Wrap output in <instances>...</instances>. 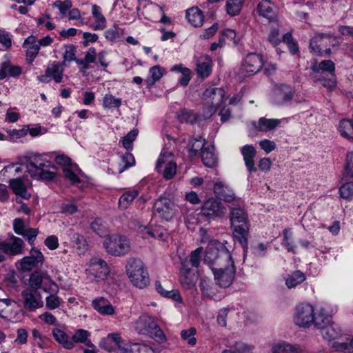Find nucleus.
Segmentation results:
<instances>
[{
  "mask_svg": "<svg viewBox=\"0 0 353 353\" xmlns=\"http://www.w3.org/2000/svg\"><path fill=\"white\" fill-rule=\"evenodd\" d=\"M224 97L225 90L221 88H209L203 94L204 99L212 98V105L210 106V112L212 113H214L218 108L221 107Z\"/></svg>",
  "mask_w": 353,
  "mask_h": 353,
  "instance_id": "393cba45",
  "label": "nucleus"
},
{
  "mask_svg": "<svg viewBox=\"0 0 353 353\" xmlns=\"http://www.w3.org/2000/svg\"><path fill=\"white\" fill-rule=\"evenodd\" d=\"M294 89L288 85L281 84L275 88L272 96V103L277 106H287L290 104L294 95Z\"/></svg>",
  "mask_w": 353,
  "mask_h": 353,
  "instance_id": "ddd939ff",
  "label": "nucleus"
},
{
  "mask_svg": "<svg viewBox=\"0 0 353 353\" xmlns=\"http://www.w3.org/2000/svg\"><path fill=\"white\" fill-rule=\"evenodd\" d=\"M225 255L230 260L232 259L230 252L223 243L216 240H211L206 248L203 262L212 270L213 268L219 266L218 263L223 261Z\"/></svg>",
  "mask_w": 353,
  "mask_h": 353,
  "instance_id": "423d86ee",
  "label": "nucleus"
},
{
  "mask_svg": "<svg viewBox=\"0 0 353 353\" xmlns=\"http://www.w3.org/2000/svg\"><path fill=\"white\" fill-rule=\"evenodd\" d=\"M128 353H161L162 347L153 348L145 343H129Z\"/></svg>",
  "mask_w": 353,
  "mask_h": 353,
  "instance_id": "4c0bfd02",
  "label": "nucleus"
},
{
  "mask_svg": "<svg viewBox=\"0 0 353 353\" xmlns=\"http://www.w3.org/2000/svg\"><path fill=\"white\" fill-rule=\"evenodd\" d=\"M174 162L173 155L171 152H162L157 161L156 170L158 172H161L165 165Z\"/></svg>",
  "mask_w": 353,
  "mask_h": 353,
  "instance_id": "3c124183",
  "label": "nucleus"
},
{
  "mask_svg": "<svg viewBox=\"0 0 353 353\" xmlns=\"http://www.w3.org/2000/svg\"><path fill=\"white\" fill-rule=\"evenodd\" d=\"M205 139L202 137H198L192 140L190 148V152L191 154H196L199 151L205 149Z\"/></svg>",
  "mask_w": 353,
  "mask_h": 353,
  "instance_id": "774afa93",
  "label": "nucleus"
},
{
  "mask_svg": "<svg viewBox=\"0 0 353 353\" xmlns=\"http://www.w3.org/2000/svg\"><path fill=\"white\" fill-rule=\"evenodd\" d=\"M259 15L265 18L270 23L277 22L278 10L276 6L270 0H262L256 6Z\"/></svg>",
  "mask_w": 353,
  "mask_h": 353,
  "instance_id": "412c9836",
  "label": "nucleus"
},
{
  "mask_svg": "<svg viewBox=\"0 0 353 353\" xmlns=\"http://www.w3.org/2000/svg\"><path fill=\"white\" fill-rule=\"evenodd\" d=\"M26 168L30 175L34 179L50 181L56 175L54 167L49 161L43 160L39 154L29 157Z\"/></svg>",
  "mask_w": 353,
  "mask_h": 353,
  "instance_id": "7ed1b4c3",
  "label": "nucleus"
},
{
  "mask_svg": "<svg viewBox=\"0 0 353 353\" xmlns=\"http://www.w3.org/2000/svg\"><path fill=\"white\" fill-rule=\"evenodd\" d=\"M128 344L122 339L119 332H113L101 339L99 347L110 352L128 353Z\"/></svg>",
  "mask_w": 353,
  "mask_h": 353,
  "instance_id": "1a4fd4ad",
  "label": "nucleus"
},
{
  "mask_svg": "<svg viewBox=\"0 0 353 353\" xmlns=\"http://www.w3.org/2000/svg\"><path fill=\"white\" fill-rule=\"evenodd\" d=\"M63 63L57 61H50L48 63L45 74L38 77V80L43 83H48L53 79L57 83H61L63 77Z\"/></svg>",
  "mask_w": 353,
  "mask_h": 353,
  "instance_id": "f3484780",
  "label": "nucleus"
},
{
  "mask_svg": "<svg viewBox=\"0 0 353 353\" xmlns=\"http://www.w3.org/2000/svg\"><path fill=\"white\" fill-rule=\"evenodd\" d=\"M9 184L13 192L21 199H29L30 198L31 194L28 192L26 186L21 179H10Z\"/></svg>",
  "mask_w": 353,
  "mask_h": 353,
  "instance_id": "f704fd0d",
  "label": "nucleus"
},
{
  "mask_svg": "<svg viewBox=\"0 0 353 353\" xmlns=\"http://www.w3.org/2000/svg\"><path fill=\"white\" fill-rule=\"evenodd\" d=\"M331 37L327 34H316L310 40V48L314 53L322 56L323 52L330 54V48H327V42L330 41Z\"/></svg>",
  "mask_w": 353,
  "mask_h": 353,
  "instance_id": "5701e85b",
  "label": "nucleus"
},
{
  "mask_svg": "<svg viewBox=\"0 0 353 353\" xmlns=\"http://www.w3.org/2000/svg\"><path fill=\"white\" fill-rule=\"evenodd\" d=\"M121 161L124 163V165L119 168V173H121L128 168L133 166L135 163L134 156L129 151H127L124 154L121 156Z\"/></svg>",
  "mask_w": 353,
  "mask_h": 353,
  "instance_id": "69168bd1",
  "label": "nucleus"
},
{
  "mask_svg": "<svg viewBox=\"0 0 353 353\" xmlns=\"http://www.w3.org/2000/svg\"><path fill=\"white\" fill-rule=\"evenodd\" d=\"M241 152L243 158L245 165L250 172L252 174L256 172L254 159L256 154V151L252 145H245L241 148Z\"/></svg>",
  "mask_w": 353,
  "mask_h": 353,
  "instance_id": "cd10ccee",
  "label": "nucleus"
},
{
  "mask_svg": "<svg viewBox=\"0 0 353 353\" xmlns=\"http://www.w3.org/2000/svg\"><path fill=\"white\" fill-rule=\"evenodd\" d=\"M202 253V247L198 248L192 251L190 255V258H186L189 261V265L191 264L192 267L198 268L201 263Z\"/></svg>",
  "mask_w": 353,
  "mask_h": 353,
  "instance_id": "0e129e2a",
  "label": "nucleus"
},
{
  "mask_svg": "<svg viewBox=\"0 0 353 353\" xmlns=\"http://www.w3.org/2000/svg\"><path fill=\"white\" fill-rule=\"evenodd\" d=\"M177 117L181 123L193 124L197 121L198 115L191 110L182 109L179 112Z\"/></svg>",
  "mask_w": 353,
  "mask_h": 353,
  "instance_id": "8fccbe9b",
  "label": "nucleus"
},
{
  "mask_svg": "<svg viewBox=\"0 0 353 353\" xmlns=\"http://www.w3.org/2000/svg\"><path fill=\"white\" fill-rule=\"evenodd\" d=\"M88 278L96 282L106 280L110 274V268L107 262L99 257L90 259L88 267L85 270Z\"/></svg>",
  "mask_w": 353,
  "mask_h": 353,
  "instance_id": "6e6552de",
  "label": "nucleus"
},
{
  "mask_svg": "<svg viewBox=\"0 0 353 353\" xmlns=\"http://www.w3.org/2000/svg\"><path fill=\"white\" fill-rule=\"evenodd\" d=\"M339 130L342 137L353 139V122L351 119H342L339 125Z\"/></svg>",
  "mask_w": 353,
  "mask_h": 353,
  "instance_id": "a18cd8bd",
  "label": "nucleus"
},
{
  "mask_svg": "<svg viewBox=\"0 0 353 353\" xmlns=\"http://www.w3.org/2000/svg\"><path fill=\"white\" fill-rule=\"evenodd\" d=\"M45 257L40 250L32 247L28 256L23 257L17 262L18 268L23 272H29L34 268L41 266Z\"/></svg>",
  "mask_w": 353,
  "mask_h": 353,
  "instance_id": "f8f14e48",
  "label": "nucleus"
},
{
  "mask_svg": "<svg viewBox=\"0 0 353 353\" xmlns=\"http://www.w3.org/2000/svg\"><path fill=\"white\" fill-rule=\"evenodd\" d=\"M139 194V191L136 189L125 192L119 199V208L122 210L127 209L138 196Z\"/></svg>",
  "mask_w": 353,
  "mask_h": 353,
  "instance_id": "ea45409f",
  "label": "nucleus"
},
{
  "mask_svg": "<svg viewBox=\"0 0 353 353\" xmlns=\"http://www.w3.org/2000/svg\"><path fill=\"white\" fill-rule=\"evenodd\" d=\"M199 288L203 297L215 301H219L225 296L224 292L218 289L210 280L202 279L199 283Z\"/></svg>",
  "mask_w": 353,
  "mask_h": 353,
  "instance_id": "aec40b11",
  "label": "nucleus"
},
{
  "mask_svg": "<svg viewBox=\"0 0 353 353\" xmlns=\"http://www.w3.org/2000/svg\"><path fill=\"white\" fill-rule=\"evenodd\" d=\"M196 330L194 327H190L187 330H183L181 332V337L183 340L186 341L190 345H194L196 343V339L195 334Z\"/></svg>",
  "mask_w": 353,
  "mask_h": 353,
  "instance_id": "680f3d73",
  "label": "nucleus"
},
{
  "mask_svg": "<svg viewBox=\"0 0 353 353\" xmlns=\"http://www.w3.org/2000/svg\"><path fill=\"white\" fill-rule=\"evenodd\" d=\"M305 280V274L300 270H296L292 272L285 279V282L287 288L292 289L303 283Z\"/></svg>",
  "mask_w": 353,
  "mask_h": 353,
  "instance_id": "58836bf2",
  "label": "nucleus"
},
{
  "mask_svg": "<svg viewBox=\"0 0 353 353\" xmlns=\"http://www.w3.org/2000/svg\"><path fill=\"white\" fill-rule=\"evenodd\" d=\"M340 196L345 200L353 199V181L347 182L342 185L339 190Z\"/></svg>",
  "mask_w": 353,
  "mask_h": 353,
  "instance_id": "bf43d9fd",
  "label": "nucleus"
},
{
  "mask_svg": "<svg viewBox=\"0 0 353 353\" xmlns=\"http://www.w3.org/2000/svg\"><path fill=\"white\" fill-rule=\"evenodd\" d=\"M212 60L209 56H201L198 58L196 63V72L198 76L205 79L212 72Z\"/></svg>",
  "mask_w": 353,
  "mask_h": 353,
  "instance_id": "c85d7f7f",
  "label": "nucleus"
},
{
  "mask_svg": "<svg viewBox=\"0 0 353 353\" xmlns=\"http://www.w3.org/2000/svg\"><path fill=\"white\" fill-rule=\"evenodd\" d=\"M92 307L101 315L111 316L115 313V309L110 301L103 297H96L92 301Z\"/></svg>",
  "mask_w": 353,
  "mask_h": 353,
  "instance_id": "bb28decb",
  "label": "nucleus"
},
{
  "mask_svg": "<svg viewBox=\"0 0 353 353\" xmlns=\"http://www.w3.org/2000/svg\"><path fill=\"white\" fill-rule=\"evenodd\" d=\"M105 251L114 256L127 254L131 248L130 240L125 236L114 234L108 236L103 241Z\"/></svg>",
  "mask_w": 353,
  "mask_h": 353,
  "instance_id": "0eeeda50",
  "label": "nucleus"
},
{
  "mask_svg": "<svg viewBox=\"0 0 353 353\" xmlns=\"http://www.w3.org/2000/svg\"><path fill=\"white\" fill-rule=\"evenodd\" d=\"M23 307L29 312H34L43 305L41 295L37 291L26 289L21 292Z\"/></svg>",
  "mask_w": 353,
  "mask_h": 353,
  "instance_id": "a211bd4d",
  "label": "nucleus"
},
{
  "mask_svg": "<svg viewBox=\"0 0 353 353\" xmlns=\"http://www.w3.org/2000/svg\"><path fill=\"white\" fill-rule=\"evenodd\" d=\"M136 331L139 334L146 335L158 343H163L166 337L154 319L148 315L140 316L135 323Z\"/></svg>",
  "mask_w": 353,
  "mask_h": 353,
  "instance_id": "39448f33",
  "label": "nucleus"
},
{
  "mask_svg": "<svg viewBox=\"0 0 353 353\" xmlns=\"http://www.w3.org/2000/svg\"><path fill=\"white\" fill-rule=\"evenodd\" d=\"M230 222L234 237L245 249L248 245L250 230L247 212L242 208H232L230 212Z\"/></svg>",
  "mask_w": 353,
  "mask_h": 353,
  "instance_id": "f257e3e1",
  "label": "nucleus"
},
{
  "mask_svg": "<svg viewBox=\"0 0 353 353\" xmlns=\"http://www.w3.org/2000/svg\"><path fill=\"white\" fill-rule=\"evenodd\" d=\"M90 229L101 237H106L108 234V228L106 223L99 218L96 219L90 223Z\"/></svg>",
  "mask_w": 353,
  "mask_h": 353,
  "instance_id": "37998d69",
  "label": "nucleus"
},
{
  "mask_svg": "<svg viewBox=\"0 0 353 353\" xmlns=\"http://www.w3.org/2000/svg\"><path fill=\"white\" fill-rule=\"evenodd\" d=\"M312 70L316 74H323L325 72H328L330 76V78H319V80L321 81L322 85L327 88L329 90H332L336 87V81L334 75L335 64L331 60H323L319 63H314L312 65Z\"/></svg>",
  "mask_w": 353,
  "mask_h": 353,
  "instance_id": "9d476101",
  "label": "nucleus"
},
{
  "mask_svg": "<svg viewBox=\"0 0 353 353\" xmlns=\"http://www.w3.org/2000/svg\"><path fill=\"white\" fill-rule=\"evenodd\" d=\"M244 0H228L226 3L227 12L231 16L237 15L241 10Z\"/></svg>",
  "mask_w": 353,
  "mask_h": 353,
  "instance_id": "6e6d98bb",
  "label": "nucleus"
},
{
  "mask_svg": "<svg viewBox=\"0 0 353 353\" xmlns=\"http://www.w3.org/2000/svg\"><path fill=\"white\" fill-rule=\"evenodd\" d=\"M126 274L132 285L139 289L150 283L149 274L144 263L138 258H129L125 264Z\"/></svg>",
  "mask_w": 353,
  "mask_h": 353,
  "instance_id": "f03ea898",
  "label": "nucleus"
},
{
  "mask_svg": "<svg viewBox=\"0 0 353 353\" xmlns=\"http://www.w3.org/2000/svg\"><path fill=\"white\" fill-rule=\"evenodd\" d=\"M201 159L203 164L209 168H214L217 163V158L212 145H209L201 151Z\"/></svg>",
  "mask_w": 353,
  "mask_h": 353,
  "instance_id": "c9c22d12",
  "label": "nucleus"
},
{
  "mask_svg": "<svg viewBox=\"0 0 353 353\" xmlns=\"http://www.w3.org/2000/svg\"><path fill=\"white\" fill-rule=\"evenodd\" d=\"M121 99L117 98L112 94H106L103 99V107L105 109L119 108L121 105Z\"/></svg>",
  "mask_w": 353,
  "mask_h": 353,
  "instance_id": "864d4df0",
  "label": "nucleus"
},
{
  "mask_svg": "<svg viewBox=\"0 0 353 353\" xmlns=\"http://www.w3.org/2000/svg\"><path fill=\"white\" fill-rule=\"evenodd\" d=\"M219 266L212 270L216 285L220 288H228L233 283L236 275V267L233 259H229L224 256L223 261L218 263Z\"/></svg>",
  "mask_w": 353,
  "mask_h": 353,
  "instance_id": "20e7f679",
  "label": "nucleus"
},
{
  "mask_svg": "<svg viewBox=\"0 0 353 353\" xmlns=\"http://www.w3.org/2000/svg\"><path fill=\"white\" fill-rule=\"evenodd\" d=\"M24 241L19 237L12 236L11 242L0 241V251L10 256L24 253Z\"/></svg>",
  "mask_w": 353,
  "mask_h": 353,
  "instance_id": "b1692460",
  "label": "nucleus"
},
{
  "mask_svg": "<svg viewBox=\"0 0 353 353\" xmlns=\"http://www.w3.org/2000/svg\"><path fill=\"white\" fill-rule=\"evenodd\" d=\"M92 15L94 20V25L92 27L94 30H102L106 27L107 20L102 13L100 6L94 4L92 6Z\"/></svg>",
  "mask_w": 353,
  "mask_h": 353,
  "instance_id": "72a5a7b5",
  "label": "nucleus"
},
{
  "mask_svg": "<svg viewBox=\"0 0 353 353\" xmlns=\"http://www.w3.org/2000/svg\"><path fill=\"white\" fill-rule=\"evenodd\" d=\"M321 334L328 342V344L332 349H334V343L336 341H343L345 336V334L341 333V330L339 325L331 322L323 328Z\"/></svg>",
  "mask_w": 353,
  "mask_h": 353,
  "instance_id": "4be33fe9",
  "label": "nucleus"
},
{
  "mask_svg": "<svg viewBox=\"0 0 353 353\" xmlns=\"http://www.w3.org/2000/svg\"><path fill=\"white\" fill-rule=\"evenodd\" d=\"M79 168L77 164L63 168V172L65 177L68 179L72 184H77L81 182V179L77 174V171H79Z\"/></svg>",
  "mask_w": 353,
  "mask_h": 353,
  "instance_id": "49530a36",
  "label": "nucleus"
},
{
  "mask_svg": "<svg viewBox=\"0 0 353 353\" xmlns=\"http://www.w3.org/2000/svg\"><path fill=\"white\" fill-rule=\"evenodd\" d=\"M285 119H267L265 117H261L258 123L253 122V125L255 129L260 132H267L273 130L276 128L282 122V121H285Z\"/></svg>",
  "mask_w": 353,
  "mask_h": 353,
  "instance_id": "c756f323",
  "label": "nucleus"
},
{
  "mask_svg": "<svg viewBox=\"0 0 353 353\" xmlns=\"http://www.w3.org/2000/svg\"><path fill=\"white\" fill-rule=\"evenodd\" d=\"M272 353H301V349L297 345L283 341L272 347Z\"/></svg>",
  "mask_w": 353,
  "mask_h": 353,
  "instance_id": "e433bc0d",
  "label": "nucleus"
},
{
  "mask_svg": "<svg viewBox=\"0 0 353 353\" xmlns=\"http://www.w3.org/2000/svg\"><path fill=\"white\" fill-rule=\"evenodd\" d=\"M214 193L220 199L225 202H232L235 200V194L232 190L221 182H216L214 185Z\"/></svg>",
  "mask_w": 353,
  "mask_h": 353,
  "instance_id": "2f4dec72",
  "label": "nucleus"
},
{
  "mask_svg": "<svg viewBox=\"0 0 353 353\" xmlns=\"http://www.w3.org/2000/svg\"><path fill=\"white\" fill-rule=\"evenodd\" d=\"M52 335L57 343L67 350H71L74 345L66 334L65 330L61 327H54L52 330Z\"/></svg>",
  "mask_w": 353,
  "mask_h": 353,
  "instance_id": "7c9ffc66",
  "label": "nucleus"
},
{
  "mask_svg": "<svg viewBox=\"0 0 353 353\" xmlns=\"http://www.w3.org/2000/svg\"><path fill=\"white\" fill-rule=\"evenodd\" d=\"M171 71L181 74L179 79V82L183 86H186L191 79V70L187 67H184L182 64H176L172 67Z\"/></svg>",
  "mask_w": 353,
  "mask_h": 353,
  "instance_id": "a19ab883",
  "label": "nucleus"
},
{
  "mask_svg": "<svg viewBox=\"0 0 353 353\" xmlns=\"http://www.w3.org/2000/svg\"><path fill=\"white\" fill-rule=\"evenodd\" d=\"M252 347L250 345L245 344L243 342H236L228 350H225L222 353H247L252 350Z\"/></svg>",
  "mask_w": 353,
  "mask_h": 353,
  "instance_id": "4d7b16f0",
  "label": "nucleus"
},
{
  "mask_svg": "<svg viewBox=\"0 0 353 353\" xmlns=\"http://www.w3.org/2000/svg\"><path fill=\"white\" fill-rule=\"evenodd\" d=\"M179 274V281L184 289L190 290L195 286L198 279L197 271L189 267V261L187 259L181 260Z\"/></svg>",
  "mask_w": 353,
  "mask_h": 353,
  "instance_id": "4468645a",
  "label": "nucleus"
},
{
  "mask_svg": "<svg viewBox=\"0 0 353 353\" xmlns=\"http://www.w3.org/2000/svg\"><path fill=\"white\" fill-rule=\"evenodd\" d=\"M330 322L331 316L325 314L323 310H321L317 314H314V321H312V323L320 330V332Z\"/></svg>",
  "mask_w": 353,
  "mask_h": 353,
  "instance_id": "de8ad7c7",
  "label": "nucleus"
},
{
  "mask_svg": "<svg viewBox=\"0 0 353 353\" xmlns=\"http://www.w3.org/2000/svg\"><path fill=\"white\" fill-rule=\"evenodd\" d=\"M66 234L70 240L72 247L78 254H83L88 250V244L83 235L76 232L73 229H69Z\"/></svg>",
  "mask_w": 353,
  "mask_h": 353,
  "instance_id": "a878e982",
  "label": "nucleus"
},
{
  "mask_svg": "<svg viewBox=\"0 0 353 353\" xmlns=\"http://www.w3.org/2000/svg\"><path fill=\"white\" fill-rule=\"evenodd\" d=\"M225 213L221 202L214 198L205 201L201 208V215L210 220L221 217Z\"/></svg>",
  "mask_w": 353,
  "mask_h": 353,
  "instance_id": "dca6fc26",
  "label": "nucleus"
},
{
  "mask_svg": "<svg viewBox=\"0 0 353 353\" xmlns=\"http://www.w3.org/2000/svg\"><path fill=\"white\" fill-rule=\"evenodd\" d=\"M333 346L336 351L353 352V337L345 335L343 341H336Z\"/></svg>",
  "mask_w": 353,
  "mask_h": 353,
  "instance_id": "603ef678",
  "label": "nucleus"
},
{
  "mask_svg": "<svg viewBox=\"0 0 353 353\" xmlns=\"http://www.w3.org/2000/svg\"><path fill=\"white\" fill-rule=\"evenodd\" d=\"M282 245L287 249L289 252H295L296 246L292 242V233L290 229L285 228L283 231V243Z\"/></svg>",
  "mask_w": 353,
  "mask_h": 353,
  "instance_id": "052dcab7",
  "label": "nucleus"
},
{
  "mask_svg": "<svg viewBox=\"0 0 353 353\" xmlns=\"http://www.w3.org/2000/svg\"><path fill=\"white\" fill-rule=\"evenodd\" d=\"M144 231L150 236L158 239L162 241H165L168 238L167 230L161 226H155L152 228L145 227Z\"/></svg>",
  "mask_w": 353,
  "mask_h": 353,
  "instance_id": "c03bdc74",
  "label": "nucleus"
},
{
  "mask_svg": "<svg viewBox=\"0 0 353 353\" xmlns=\"http://www.w3.org/2000/svg\"><path fill=\"white\" fill-rule=\"evenodd\" d=\"M264 65L263 57L259 53H249L244 59L241 72L245 76H250L259 72Z\"/></svg>",
  "mask_w": 353,
  "mask_h": 353,
  "instance_id": "2eb2a0df",
  "label": "nucleus"
},
{
  "mask_svg": "<svg viewBox=\"0 0 353 353\" xmlns=\"http://www.w3.org/2000/svg\"><path fill=\"white\" fill-rule=\"evenodd\" d=\"M174 202L165 197L159 198L154 205L155 213L166 221L172 218L174 214Z\"/></svg>",
  "mask_w": 353,
  "mask_h": 353,
  "instance_id": "6ab92c4d",
  "label": "nucleus"
},
{
  "mask_svg": "<svg viewBox=\"0 0 353 353\" xmlns=\"http://www.w3.org/2000/svg\"><path fill=\"white\" fill-rule=\"evenodd\" d=\"M186 19L194 27H200L204 21L203 12L198 7H192L186 11Z\"/></svg>",
  "mask_w": 353,
  "mask_h": 353,
  "instance_id": "473e14b6",
  "label": "nucleus"
},
{
  "mask_svg": "<svg viewBox=\"0 0 353 353\" xmlns=\"http://www.w3.org/2000/svg\"><path fill=\"white\" fill-rule=\"evenodd\" d=\"M220 38H222L223 43H225L226 40L232 41L235 45H236L239 41V39L236 37L235 30L230 28L224 29L221 32Z\"/></svg>",
  "mask_w": 353,
  "mask_h": 353,
  "instance_id": "338daca9",
  "label": "nucleus"
},
{
  "mask_svg": "<svg viewBox=\"0 0 353 353\" xmlns=\"http://www.w3.org/2000/svg\"><path fill=\"white\" fill-rule=\"evenodd\" d=\"M52 6L59 10L61 17H64L72 8V1L70 0L64 1L57 0L53 3Z\"/></svg>",
  "mask_w": 353,
  "mask_h": 353,
  "instance_id": "e2e57ef3",
  "label": "nucleus"
},
{
  "mask_svg": "<svg viewBox=\"0 0 353 353\" xmlns=\"http://www.w3.org/2000/svg\"><path fill=\"white\" fill-rule=\"evenodd\" d=\"M138 135V130L133 129L124 136L121 142L127 151H131L133 148V142Z\"/></svg>",
  "mask_w": 353,
  "mask_h": 353,
  "instance_id": "5fc2aeb1",
  "label": "nucleus"
},
{
  "mask_svg": "<svg viewBox=\"0 0 353 353\" xmlns=\"http://www.w3.org/2000/svg\"><path fill=\"white\" fill-rule=\"evenodd\" d=\"M43 276L41 272L35 271L33 272L29 279V283L30 286V289L33 291H37L41 288L42 285Z\"/></svg>",
  "mask_w": 353,
  "mask_h": 353,
  "instance_id": "13d9d810",
  "label": "nucleus"
},
{
  "mask_svg": "<svg viewBox=\"0 0 353 353\" xmlns=\"http://www.w3.org/2000/svg\"><path fill=\"white\" fill-rule=\"evenodd\" d=\"M165 72V69L159 65L150 68V69L149 70L150 77L146 79V83L148 85H153L163 76Z\"/></svg>",
  "mask_w": 353,
  "mask_h": 353,
  "instance_id": "79ce46f5",
  "label": "nucleus"
},
{
  "mask_svg": "<svg viewBox=\"0 0 353 353\" xmlns=\"http://www.w3.org/2000/svg\"><path fill=\"white\" fill-rule=\"evenodd\" d=\"M314 308L308 303H301L295 308L294 321L296 325L301 327H308L312 324Z\"/></svg>",
  "mask_w": 353,
  "mask_h": 353,
  "instance_id": "9b49d317",
  "label": "nucleus"
},
{
  "mask_svg": "<svg viewBox=\"0 0 353 353\" xmlns=\"http://www.w3.org/2000/svg\"><path fill=\"white\" fill-rule=\"evenodd\" d=\"M90 333L85 330L79 329L73 334L71 341L74 343H85L87 345L94 347V345L89 341Z\"/></svg>",
  "mask_w": 353,
  "mask_h": 353,
  "instance_id": "09e8293b",
  "label": "nucleus"
}]
</instances>
